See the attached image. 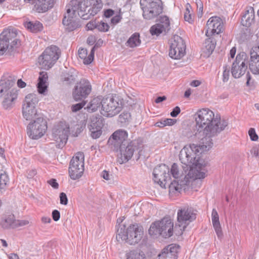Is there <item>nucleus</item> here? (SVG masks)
<instances>
[{"label":"nucleus","mask_w":259,"mask_h":259,"mask_svg":"<svg viewBox=\"0 0 259 259\" xmlns=\"http://www.w3.org/2000/svg\"><path fill=\"white\" fill-rule=\"evenodd\" d=\"M247 69L246 55L244 53L238 54L233 63L232 74L235 78H239L243 75Z\"/></svg>","instance_id":"20"},{"label":"nucleus","mask_w":259,"mask_h":259,"mask_svg":"<svg viewBox=\"0 0 259 259\" xmlns=\"http://www.w3.org/2000/svg\"><path fill=\"white\" fill-rule=\"evenodd\" d=\"M195 4L197 7L198 14L200 17H201L203 9V3L201 0H195Z\"/></svg>","instance_id":"46"},{"label":"nucleus","mask_w":259,"mask_h":259,"mask_svg":"<svg viewBox=\"0 0 259 259\" xmlns=\"http://www.w3.org/2000/svg\"><path fill=\"white\" fill-rule=\"evenodd\" d=\"M248 134L250 136V139L252 141H256L257 140L258 137L257 134H256L255 130L254 128H250L248 131Z\"/></svg>","instance_id":"49"},{"label":"nucleus","mask_w":259,"mask_h":259,"mask_svg":"<svg viewBox=\"0 0 259 259\" xmlns=\"http://www.w3.org/2000/svg\"><path fill=\"white\" fill-rule=\"evenodd\" d=\"M251 153L253 154L256 157L259 158V144L252 148L251 150Z\"/></svg>","instance_id":"54"},{"label":"nucleus","mask_w":259,"mask_h":259,"mask_svg":"<svg viewBox=\"0 0 259 259\" xmlns=\"http://www.w3.org/2000/svg\"><path fill=\"white\" fill-rule=\"evenodd\" d=\"M77 77V72L74 69H70L68 72L64 73L62 79L67 84L73 83Z\"/></svg>","instance_id":"32"},{"label":"nucleus","mask_w":259,"mask_h":259,"mask_svg":"<svg viewBox=\"0 0 259 259\" xmlns=\"http://www.w3.org/2000/svg\"><path fill=\"white\" fill-rule=\"evenodd\" d=\"M144 19L151 20L157 17L163 11L161 0H147L145 3L140 2Z\"/></svg>","instance_id":"13"},{"label":"nucleus","mask_w":259,"mask_h":259,"mask_svg":"<svg viewBox=\"0 0 259 259\" xmlns=\"http://www.w3.org/2000/svg\"><path fill=\"white\" fill-rule=\"evenodd\" d=\"M48 183L54 189H58L59 184L54 179H52L48 181Z\"/></svg>","instance_id":"59"},{"label":"nucleus","mask_w":259,"mask_h":259,"mask_svg":"<svg viewBox=\"0 0 259 259\" xmlns=\"http://www.w3.org/2000/svg\"><path fill=\"white\" fill-rule=\"evenodd\" d=\"M167 248L168 252L171 253V258L173 259L177 258V253L179 249V246L176 244H171L168 245L167 247H165Z\"/></svg>","instance_id":"41"},{"label":"nucleus","mask_w":259,"mask_h":259,"mask_svg":"<svg viewBox=\"0 0 259 259\" xmlns=\"http://www.w3.org/2000/svg\"><path fill=\"white\" fill-rule=\"evenodd\" d=\"M143 235V228L138 224H135L130 226L125 230V226L117 230V239L126 241L130 244H135L139 242Z\"/></svg>","instance_id":"7"},{"label":"nucleus","mask_w":259,"mask_h":259,"mask_svg":"<svg viewBox=\"0 0 259 259\" xmlns=\"http://www.w3.org/2000/svg\"><path fill=\"white\" fill-rule=\"evenodd\" d=\"M85 105L84 103L81 102L72 106L71 109L73 112H76L81 109Z\"/></svg>","instance_id":"53"},{"label":"nucleus","mask_w":259,"mask_h":259,"mask_svg":"<svg viewBox=\"0 0 259 259\" xmlns=\"http://www.w3.org/2000/svg\"><path fill=\"white\" fill-rule=\"evenodd\" d=\"M98 22L95 21H90L87 23L86 27L88 30H93L94 29H97Z\"/></svg>","instance_id":"52"},{"label":"nucleus","mask_w":259,"mask_h":259,"mask_svg":"<svg viewBox=\"0 0 259 259\" xmlns=\"http://www.w3.org/2000/svg\"><path fill=\"white\" fill-rule=\"evenodd\" d=\"M207 30L206 35L210 34H220L224 30V24L222 20L217 16L210 17L206 23Z\"/></svg>","instance_id":"24"},{"label":"nucleus","mask_w":259,"mask_h":259,"mask_svg":"<svg viewBox=\"0 0 259 259\" xmlns=\"http://www.w3.org/2000/svg\"><path fill=\"white\" fill-rule=\"evenodd\" d=\"M91 91L92 85L90 81L82 78L75 85L72 95L74 99L78 101L85 99L91 93Z\"/></svg>","instance_id":"19"},{"label":"nucleus","mask_w":259,"mask_h":259,"mask_svg":"<svg viewBox=\"0 0 259 259\" xmlns=\"http://www.w3.org/2000/svg\"><path fill=\"white\" fill-rule=\"evenodd\" d=\"M196 219V213L191 208L184 207L177 212L178 223L174 231L176 235H181L188 224Z\"/></svg>","instance_id":"10"},{"label":"nucleus","mask_w":259,"mask_h":259,"mask_svg":"<svg viewBox=\"0 0 259 259\" xmlns=\"http://www.w3.org/2000/svg\"><path fill=\"white\" fill-rule=\"evenodd\" d=\"M215 41L211 38L206 39L204 43L203 51L207 56H209L215 47Z\"/></svg>","instance_id":"34"},{"label":"nucleus","mask_w":259,"mask_h":259,"mask_svg":"<svg viewBox=\"0 0 259 259\" xmlns=\"http://www.w3.org/2000/svg\"><path fill=\"white\" fill-rule=\"evenodd\" d=\"M117 150H114L117 153L118 161L120 164L127 162L133 156L135 146L132 142L122 144Z\"/></svg>","instance_id":"21"},{"label":"nucleus","mask_w":259,"mask_h":259,"mask_svg":"<svg viewBox=\"0 0 259 259\" xmlns=\"http://www.w3.org/2000/svg\"><path fill=\"white\" fill-rule=\"evenodd\" d=\"M17 85L19 88H23L26 86V83L22 81L21 79H19L17 81Z\"/></svg>","instance_id":"61"},{"label":"nucleus","mask_w":259,"mask_h":259,"mask_svg":"<svg viewBox=\"0 0 259 259\" xmlns=\"http://www.w3.org/2000/svg\"><path fill=\"white\" fill-rule=\"evenodd\" d=\"M141 44L140 35L138 33H135L128 38L126 42V46L134 48Z\"/></svg>","instance_id":"35"},{"label":"nucleus","mask_w":259,"mask_h":259,"mask_svg":"<svg viewBox=\"0 0 259 259\" xmlns=\"http://www.w3.org/2000/svg\"><path fill=\"white\" fill-rule=\"evenodd\" d=\"M176 122V120L171 118H166L156 122L155 125L159 127H163L165 126L172 125Z\"/></svg>","instance_id":"37"},{"label":"nucleus","mask_w":259,"mask_h":259,"mask_svg":"<svg viewBox=\"0 0 259 259\" xmlns=\"http://www.w3.org/2000/svg\"><path fill=\"white\" fill-rule=\"evenodd\" d=\"M103 119L101 117H93L92 118L89 130L93 138L97 139L101 135L103 126Z\"/></svg>","instance_id":"27"},{"label":"nucleus","mask_w":259,"mask_h":259,"mask_svg":"<svg viewBox=\"0 0 259 259\" xmlns=\"http://www.w3.org/2000/svg\"><path fill=\"white\" fill-rule=\"evenodd\" d=\"M190 7V5L189 4H187L186 8V12L184 14V19L185 21L188 22L190 23H191L193 21V20L192 18L191 15L190 13L189 8Z\"/></svg>","instance_id":"44"},{"label":"nucleus","mask_w":259,"mask_h":259,"mask_svg":"<svg viewBox=\"0 0 259 259\" xmlns=\"http://www.w3.org/2000/svg\"><path fill=\"white\" fill-rule=\"evenodd\" d=\"M84 158L83 153L78 152L71 159L69 167L71 179L75 180L82 176L84 171Z\"/></svg>","instance_id":"15"},{"label":"nucleus","mask_w":259,"mask_h":259,"mask_svg":"<svg viewBox=\"0 0 259 259\" xmlns=\"http://www.w3.org/2000/svg\"><path fill=\"white\" fill-rule=\"evenodd\" d=\"M95 41V37L93 36H89L87 39V42L90 45H93Z\"/></svg>","instance_id":"62"},{"label":"nucleus","mask_w":259,"mask_h":259,"mask_svg":"<svg viewBox=\"0 0 259 259\" xmlns=\"http://www.w3.org/2000/svg\"><path fill=\"white\" fill-rule=\"evenodd\" d=\"M70 133L69 126L61 123L55 126L52 131V140L56 142L59 147L64 146L67 142Z\"/></svg>","instance_id":"18"},{"label":"nucleus","mask_w":259,"mask_h":259,"mask_svg":"<svg viewBox=\"0 0 259 259\" xmlns=\"http://www.w3.org/2000/svg\"><path fill=\"white\" fill-rule=\"evenodd\" d=\"M126 259H146L144 254H141L140 253L131 254L129 255Z\"/></svg>","instance_id":"51"},{"label":"nucleus","mask_w":259,"mask_h":259,"mask_svg":"<svg viewBox=\"0 0 259 259\" xmlns=\"http://www.w3.org/2000/svg\"><path fill=\"white\" fill-rule=\"evenodd\" d=\"M47 128V121L42 115L39 116L28 124L27 128V134L32 139H38L44 135Z\"/></svg>","instance_id":"14"},{"label":"nucleus","mask_w":259,"mask_h":259,"mask_svg":"<svg viewBox=\"0 0 259 259\" xmlns=\"http://www.w3.org/2000/svg\"><path fill=\"white\" fill-rule=\"evenodd\" d=\"M29 222L25 220H16L12 213L6 214L3 217L1 225L4 229H16L28 225Z\"/></svg>","instance_id":"22"},{"label":"nucleus","mask_w":259,"mask_h":259,"mask_svg":"<svg viewBox=\"0 0 259 259\" xmlns=\"http://www.w3.org/2000/svg\"><path fill=\"white\" fill-rule=\"evenodd\" d=\"M153 175L154 182L158 184L162 188L168 186L169 192L171 194L180 193L186 185V182L182 180L175 179L170 181L169 169L164 164L156 166L153 170Z\"/></svg>","instance_id":"3"},{"label":"nucleus","mask_w":259,"mask_h":259,"mask_svg":"<svg viewBox=\"0 0 259 259\" xmlns=\"http://www.w3.org/2000/svg\"><path fill=\"white\" fill-rule=\"evenodd\" d=\"M96 46L92 48L89 56H87V49L81 48L78 50V55L80 58L83 60V63L85 64H90L94 59L95 49Z\"/></svg>","instance_id":"29"},{"label":"nucleus","mask_w":259,"mask_h":259,"mask_svg":"<svg viewBox=\"0 0 259 259\" xmlns=\"http://www.w3.org/2000/svg\"><path fill=\"white\" fill-rule=\"evenodd\" d=\"M254 19V12L252 7H249L245 12L241 20L242 24L246 27H249L253 22Z\"/></svg>","instance_id":"28"},{"label":"nucleus","mask_w":259,"mask_h":259,"mask_svg":"<svg viewBox=\"0 0 259 259\" xmlns=\"http://www.w3.org/2000/svg\"><path fill=\"white\" fill-rule=\"evenodd\" d=\"M55 0H24L25 3L34 5L33 10L38 13H44L52 8Z\"/></svg>","instance_id":"25"},{"label":"nucleus","mask_w":259,"mask_h":259,"mask_svg":"<svg viewBox=\"0 0 259 259\" xmlns=\"http://www.w3.org/2000/svg\"><path fill=\"white\" fill-rule=\"evenodd\" d=\"M103 6L101 0H71L70 6L74 11H77L78 15L84 20L89 19L96 15Z\"/></svg>","instance_id":"4"},{"label":"nucleus","mask_w":259,"mask_h":259,"mask_svg":"<svg viewBox=\"0 0 259 259\" xmlns=\"http://www.w3.org/2000/svg\"><path fill=\"white\" fill-rule=\"evenodd\" d=\"M102 177L106 180H110V175L106 170H103L101 175Z\"/></svg>","instance_id":"60"},{"label":"nucleus","mask_w":259,"mask_h":259,"mask_svg":"<svg viewBox=\"0 0 259 259\" xmlns=\"http://www.w3.org/2000/svg\"><path fill=\"white\" fill-rule=\"evenodd\" d=\"M16 80L10 76L6 80L0 81V93L3 99L2 105L5 109L12 108L15 104V101L17 98V90L14 86Z\"/></svg>","instance_id":"5"},{"label":"nucleus","mask_w":259,"mask_h":259,"mask_svg":"<svg viewBox=\"0 0 259 259\" xmlns=\"http://www.w3.org/2000/svg\"><path fill=\"white\" fill-rule=\"evenodd\" d=\"M38 102V98L34 94H29L25 97L22 107V115L26 120L33 121L37 117L41 116L37 113L36 109Z\"/></svg>","instance_id":"12"},{"label":"nucleus","mask_w":259,"mask_h":259,"mask_svg":"<svg viewBox=\"0 0 259 259\" xmlns=\"http://www.w3.org/2000/svg\"><path fill=\"white\" fill-rule=\"evenodd\" d=\"M212 223L215 233L219 238L223 236V232L219 221V217L217 211L213 208L211 213Z\"/></svg>","instance_id":"30"},{"label":"nucleus","mask_w":259,"mask_h":259,"mask_svg":"<svg viewBox=\"0 0 259 259\" xmlns=\"http://www.w3.org/2000/svg\"><path fill=\"white\" fill-rule=\"evenodd\" d=\"M157 24L158 25L160 26L166 33L169 31L170 29V22L169 18L165 15L160 16Z\"/></svg>","instance_id":"33"},{"label":"nucleus","mask_w":259,"mask_h":259,"mask_svg":"<svg viewBox=\"0 0 259 259\" xmlns=\"http://www.w3.org/2000/svg\"><path fill=\"white\" fill-rule=\"evenodd\" d=\"M158 259H171V253L169 252L167 248H163L158 255Z\"/></svg>","instance_id":"42"},{"label":"nucleus","mask_w":259,"mask_h":259,"mask_svg":"<svg viewBox=\"0 0 259 259\" xmlns=\"http://www.w3.org/2000/svg\"><path fill=\"white\" fill-rule=\"evenodd\" d=\"M180 111L181 109L180 107L178 106H176L173 109L172 111L170 112V115L173 117H175L180 113Z\"/></svg>","instance_id":"56"},{"label":"nucleus","mask_w":259,"mask_h":259,"mask_svg":"<svg viewBox=\"0 0 259 259\" xmlns=\"http://www.w3.org/2000/svg\"><path fill=\"white\" fill-rule=\"evenodd\" d=\"M60 203L63 205H67L68 203V198L66 194L64 192H61L60 194Z\"/></svg>","instance_id":"50"},{"label":"nucleus","mask_w":259,"mask_h":259,"mask_svg":"<svg viewBox=\"0 0 259 259\" xmlns=\"http://www.w3.org/2000/svg\"><path fill=\"white\" fill-rule=\"evenodd\" d=\"M60 51L56 46L48 47L38 58V63L41 68L48 70L52 68L59 58Z\"/></svg>","instance_id":"11"},{"label":"nucleus","mask_w":259,"mask_h":259,"mask_svg":"<svg viewBox=\"0 0 259 259\" xmlns=\"http://www.w3.org/2000/svg\"><path fill=\"white\" fill-rule=\"evenodd\" d=\"M46 83L38 82L37 90L39 94H43L47 91V85Z\"/></svg>","instance_id":"48"},{"label":"nucleus","mask_w":259,"mask_h":259,"mask_svg":"<svg viewBox=\"0 0 259 259\" xmlns=\"http://www.w3.org/2000/svg\"><path fill=\"white\" fill-rule=\"evenodd\" d=\"M110 28L107 23L103 21L98 22L97 29L101 32H107Z\"/></svg>","instance_id":"43"},{"label":"nucleus","mask_w":259,"mask_h":259,"mask_svg":"<svg viewBox=\"0 0 259 259\" xmlns=\"http://www.w3.org/2000/svg\"><path fill=\"white\" fill-rule=\"evenodd\" d=\"M202 144V140H200L199 145L194 144L186 145L181 150L179 154L180 160L184 164V170L186 172L190 168L188 176L194 179H204L207 171L205 161L200 158L199 153L208 150L202 149L201 147Z\"/></svg>","instance_id":"2"},{"label":"nucleus","mask_w":259,"mask_h":259,"mask_svg":"<svg viewBox=\"0 0 259 259\" xmlns=\"http://www.w3.org/2000/svg\"><path fill=\"white\" fill-rule=\"evenodd\" d=\"M170 174L175 180H179V179L182 176V173L180 170L178 164L175 163L171 165Z\"/></svg>","instance_id":"38"},{"label":"nucleus","mask_w":259,"mask_h":259,"mask_svg":"<svg viewBox=\"0 0 259 259\" xmlns=\"http://www.w3.org/2000/svg\"><path fill=\"white\" fill-rule=\"evenodd\" d=\"M249 67L254 74H259V46H255L250 51Z\"/></svg>","instance_id":"26"},{"label":"nucleus","mask_w":259,"mask_h":259,"mask_svg":"<svg viewBox=\"0 0 259 259\" xmlns=\"http://www.w3.org/2000/svg\"><path fill=\"white\" fill-rule=\"evenodd\" d=\"M186 45L183 38L175 35L171 40L169 56L174 59H180L185 54Z\"/></svg>","instance_id":"17"},{"label":"nucleus","mask_w":259,"mask_h":259,"mask_svg":"<svg viewBox=\"0 0 259 259\" xmlns=\"http://www.w3.org/2000/svg\"><path fill=\"white\" fill-rule=\"evenodd\" d=\"M127 137V132L124 130L120 129L112 134L108 140V143L112 146L113 150H117V148H119V146L122 144L128 142Z\"/></svg>","instance_id":"23"},{"label":"nucleus","mask_w":259,"mask_h":259,"mask_svg":"<svg viewBox=\"0 0 259 259\" xmlns=\"http://www.w3.org/2000/svg\"><path fill=\"white\" fill-rule=\"evenodd\" d=\"M103 97L98 96L93 99L87 106V109L89 112H93L97 111L99 108L102 106Z\"/></svg>","instance_id":"31"},{"label":"nucleus","mask_w":259,"mask_h":259,"mask_svg":"<svg viewBox=\"0 0 259 259\" xmlns=\"http://www.w3.org/2000/svg\"><path fill=\"white\" fill-rule=\"evenodd\" d=\"M41 221L44 223H50L51 222V219L48 217H42L41 218Z\"/></svg>","instance_id":"63"},{"label":"nucleus","mask_w":259,"mask_h":259,"mask_svg":"<svg viewBox=\"0 0 259 259\" xmlns=\"http://www.w3.org/2000/svg\"><path fill=\"white\" fill-rule=\"evenodd\" d=\"M150 33L152 35H159L161 33H164V34L166 32L163 30L161 27L157 25V24H155V25L152 26L150 29Z\"/></svg>","instance_id":"40"},{"label":"nucleus","mask_w":259,"mask_h":259,"mask_svg":"<svg viewBox=\"0 0 259 259\" xmlns=\"http://www.w3.org/2000/svg\"><path fill=\"white\" fill-rule=\"evenodd\" d=\"M236 50L235 47H233L231 49V50L230 51V53H229L230 58H233L234 57L235 54H236Z\"/></svg>","instance_id":"64"},{"label":"nucleus","mask_w":259,"mask_h":259,"mask_svg":"<svg viewBox=\"0 0 259 259\" xmlns=\"http://www.w3.org/2000/svg\"><path fill=\"white\" fill-rule=\"evenodd\" d=\"M18 30L13 27L5 29L0 34V56L11 54L20 44L17 38Z\"/></svg>","instance_id":"6"},{"label":"nucleus","mask_w":259,"mask_h":259,"mask_svg":"<svg viewBox=\"0 0 259 259\" xmlns=\"http://www.w3.org/2000/svg\"><path fill=\"white\" fill-rule=\"evenodd\" d=\"M70 2L66 7V14L63 19L62 23L66 30L72 31L79 27L80 25L78 19V11H74V9H72V7H70Z\"/></svg>","instance_id":"16"},{"label":"nucleus","mask_w":259,"mask_h":259,"mask_svg":"<svg viewBox=\"0 0 259 259\" xmlns=\"http://www.w3.org/2000/svg\"><path fill=\"white\" fill-rule=\"evenodd\" d=\"M9 177L5 171L0 170V189H3L9 182Z\"/></svg>","instance_id":"39"},{"label":"nucleus","mask_w":259,"mask_h":259,"mask_svg":"<svg viewBox=\"0 0 259 259\" xmlns=\"http://www.w3.org/2000/svg\"><path fill=\"white\" fill-rule=\"evenodd\" d=\"M121 101L116 96L109 95L103 98L101 113L103 116L111 117L118 114L122 110Z\"/></svg>","instance_id":"9"},{"label":"nucleus","mask_w":259,"mask_h":259,"mask_svg":"<svg viewBox=\"0 0 259 259\" xmlns=\"http://www.w3.org/2000/svg\"><path fill=\"white\" fill-rule=\"evenodd\" d=\"M196 129L195 136L202 140L201 147L209 150L213 145L212 137L223 131L228 125L225 119H221L219 115L215 116L214 112L208 108L199 110L195 114Z\"/></svg>","instance_id":"1"},{"label":"nucleus","mask_w":259,"mask_h":259,"mask_svg":"<svg viewBox=\"0 0 259 259\" xmlns=\"http://www.w3.org/2000/svg\"><path fill=\"white\" fill-rule=\"evenodd\" d=\"M48 78L47 73L45 71H41L39 72V76L38 79V82L46 83Z\"/></svg>","instance_id":"47"},{"label":"nucleus","mask_w":259,"mask_h":259,"mask_svg":"<svg viewBox=\"0 0 259 259\" xmlns=\"http://www.w3.org/2000/svg\"><path fill=\"white\" fill-rule=\"evenodd\" d=\"M52 218L55 221H58L60 218V212L58 210H54L52 212Z\"/></svg>","instance_id":"55"},{"label":"nucleus","mask_w":259,"mask_h":259,"mask_svg":"<svg viewBox=\"0 0 259 259\" xmlns=\"http://www.w3.org/2000/svg\"><path fill=\"white\" fill-rule=\"evenodd\" d=\"M121 19V17L119 15H116L111 19V23L115 25L120 22Z\"/></svg>","instance_id":"57"},{"label":"nucleus","mask_w":259,"mask_h":259,"mask_svg":"<svg viewBox=\"0 0 259 259\" xmlns=\"http://www.w3.org/2000/svg\"><path fill=\"white\" fill-rule=\"evenodd\" d=\"M25 27L30 30L31 32L36 33L42 29V25L38 21L33 22H27L25 24Z\"/></svg>","instance_id":"36"},{"label":"nucleus","mask_w":259,"mask_h":259,"mask_svg":"<svg viewBox=\"0 0 259 259\" xmlns=\"http://www.w3.org/2000/svg\"><path fill=\"white\" fill-rule=\"evenodd\" d=\"M114 13V11L112 9H106L104 11V16L106 18H110L112 16Z\"/></svg>","instance_id":"58"},{"label":"nucleus","mask_w":259,"mask_h":259,"mask_svg":"<svg viewBox=\"0 0 259 259\" xmlns=\"http://www.w3.org/2000/svg\"><path fill=\"white\" fill-rule=\"evenodd\" d=\"M173 233L174 224L168 218H164L159 221L153 223L149 229L150 235H160L165 238L171 237Z\"/></svg>","instance_id":"8"},{"label":"nucleus","mask_w":259,"mask_h":259,"mask_svg":"<svg viewBox=\"0 0 259 259\" xmlns=\"http://www.w3.org/2000/svg\"><path fill=\"white\" fill-rule=\"evenodd\" d=\"M223 81L225 82L228 81L230 76V67L228 66L223 67Z\"/></svg>","instance_id":"45"}]
</instances>
